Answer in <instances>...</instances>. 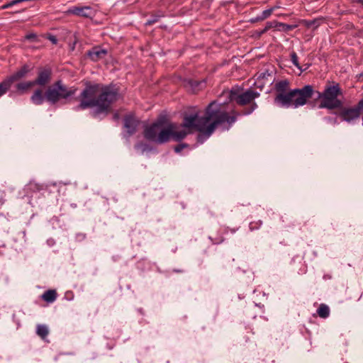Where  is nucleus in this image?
<instances>
[{"mask_svg":"<svg viewBox=\"0 0 363 363\" xmlns=\"http://www.w3.org/2000/svg\"><path fill=\"white\" fill-rule=\"evenodd\" d=\"M236 120L237 115L234 111L230 113L225 104L213 101L206 106L203 116L199 117V111L185 113L180 125L174 123L165 125L162 120H157L145 128L144 137L158 144L165 143L170 138L180 141L194 130L209 137L218 126L229 129Z\"/></svg>","mask_w":363,"mask_h":363,"instance_id":"obj_1","label":"nucleus"},{"mask_svg":"<svg viewBox=\"0 0 363 363\" xmlns=\"http://www.w3.org/2000/svg\"><path fill=\"white\" fill-rule=\"evenodd\" d=\"M276 96L274 103L281 107L298 108L304 106L313 94L320 99V108L333 110L342 106V102L338 99L342 95L340 84H328L323 91H315L311 85H306L301 89L289 90V82L286 79L277 82L274 85Z\"/></svg>","mask_w":363,"mask_h":363,"instance_id":"obj_2","label":"nucleus"},{"mask_svg":"<svg viewBox=\"0 0 363 363\" xmlns=\"http://www.w3.org/2000/svg\"><path fill=\"white\" fill-rule=\"evenodd\" d=\"M119 89L114 84H88L79 96V104L76 110L96 107L94 116L108 113L111 104L119 99Z\"/></svg>","mask_w":363,"mask_h":363,"instance_id":"obj_3","label":"nucleus"},{"mask_svg":"<svg viewBox=\"0 0 363 363\" xmlns=\"http://www.w3.org/2000/svg\"><path fill=\"white\" fill-rule=\"evenodd\" d=\"M259 96L258 92L251 89L243 92H240L238 89H232L230 91L229 99L231 101H235L240 106L250 104V107L244 112L245 114H250L257 108V105L253 101Z\"/></svg>","mask_w":363,"mask_h":363,"instance_id":"obj_4","label":"nucleus"},{"mask_svg":"<svg viewBox=\"0 0 363 363\" xmlns=\"http://www.w3.org/2000/svg\"><path fill=\"white\" fill-rule=\"evenodd\" d=\"M77 89L68 88L61 81L56 82L52 86H50L45 91L46 100L55 104L61 99H67L76 93Z\"/></svg>","mask_w":363,"mask_h":363,"instance_id":"obj_5","label":"nucleus"},{"mask_svg":"<svg viewBox=\"0 0 363 363\" xmlns=\"http://www.w3.org/2000/svg\"><path fill=\"white\" fill-rule=\"evenodd\" d=\"M30 71V69L29 66L27 65H24L23 67H21V69H19L10 77H7L4 81L0 82V97L5 94L9 91L13 83H14L15 82H18L26 77Z\"/></svg>","mask_w":363,"mask_h":363,"instance_id":"obj_6","label":"nucleus"},{"mask_svg":"<svg viewBox=\"0 0 363 363\" xmlns=\"http://www.w3.org/2000/svg\"><path fill=\"white\" fill-rule=\"evenodd\" d=\"M340 111L336 114L340 117L342 121L350 123L359 118V114L354 107H341Z\"/></svg>","mask_w":363,"mask_h":363,"instance_id":"obj_7","label":"nucleus"},{"mask_svg":"<svg viewBox=\"0 0 363 363\" xmlns=\"http://www.w3.org/2000/svg\"><path fill=\"white\" fill-rule=\"evenodd\" d=\"M65 13L84 18H91L93 13V9L89 6H73L69 8Z\"/></svg>","mask_w":363,"mask_h":363,"instance_id":"obj_8","label":"nucleus"},{"mask_svg":"<svg viewBox=\"0 0 363 363\" xmlns=\"http://www.w3.org/2000/svg\"><path fill=\"white\" fill-rule=\"evenodd\" d=\"M51 74L50 69H43L39 71L37 78L33 82L35 85L45 86L50 82Z\"/></svg>","mask_w":363,"mask_h":363,"instance_id":"obj_9","label":"nucleus"},{"mask_svg":"<svg viewBox=\"0 0 363 363\" xmlns=\"http://www.w3.org/2000/svg\"><path fill=\"white\" fill-rule=\"evenodd\" d=\"M108 54L106 49H103L101 47H94L89 50L86 55L94 62H97L100 60L104 59Z\"/></svg>","mask_w":363,"mask_h":363,"instance_id":"obj_10","label":"nucleus"},{"mask_svg":"<svg viewBox=\"0 0 363 363\" xmlns=\"http://www.w3.org/2000/svg\"><path fill=\"white\" fill-rule=\"evenodd\" d=\"M138 124L139 121L131 115L126 116L124 118V127L127 130L129 135L136 132Z\"/></svg>","mask_w":363,"mask_h":363,"instance_id":"obj_11","label":"nucleus"},{"mask_svg":"<svg viewBox=\"0 0 363 363\" xmlns=\"http://www.w3.org/2000/svg\"><path fill=\"white\" fill-rule=\"evenodd\" d=\"M57 296L56 290L49 289L41 295V298L45 302L50 303L54 302Z\"/></svg>","mask_w":363,"mask_h":363,"instance_id":"obj_12","label":"nucleus"},{"mask_svg":"<svg viewBox=\"0 0 363 363\" xmlns=\"http://www.w3.org/2000/svg\"><path fill=\"white\" fill-rule=\"evenodd\" d=\"M33 86H35V84L33 81L23 82L18 83L16 85V89L17 91L20 92L21 94H23Z\"/></svg>","mask_w":363,"mask_h":363,"instance_id":"obj_13","label":"nucleus"},{"mask_svg":"<svg viewBox=\"0 0 363 363\" xmlns=\"http://www.w3.org/2000/svg\"><path fill=\"white\" fill-rule=\"evenodd\" d=\"M32 102L36 105H40L44 101V96L43 91L41 89H37L34 91L33 94L30 97Z\"/></svg>","mask_w":363,"mask_h":363,"instance_id":"obj_14","label":"nucleus"},{"mask_svg":"<svg viewBox=\"0 0 363 363\" xmlns=\"http://www.w3.org/2000/svg\"><path fill=\"white\" fill-rule=\"evenodd\" d=\"M36 333L40 338H42L43 340H45V338L49 334V330L48 326L43 324L37 325Z\"/></svg>","mask_w":363,"mask_h":363,"instance_id":"obj_15","label":"nucleus"},{"mask_svg":"<svg viewBox=\"0 0 363 363\" xmlns=\"http://www.w3.org/2000/svg\"><path fill=\"white\" fill-rule=\"evenodd\" d=\"M317 314L320 318H327L330 315L329 307L325 303L320 304L318 308L317 309Z\"/></svg>","mask_w":363,"mask_h":363,"instance_id":"obj_16","label":"nucleus"},{"mask_svg":"<svg viewBox=\"0 0 363 363\" xmlns=\"http://www.w3.org/2000/svg\"><path fill=\"white\" fill-rule=\"evenodd\" d=\"M202 84L201 82L189 79L186 82V86L191 89L192 92H196L199 90V86Z\"/></svg>","mask_w":363,"mask_h":363,"instance_id":"obj_17","label":"nucleus"},{"mask_svg":"<svg viewBox=\"0 0 363 363\" xmlns=\"http://www.w3.org/2000/svg\"><path fill=\"white\" fill-rule=\"evenodd\" d=\"M262 225V222L260 220H259L257 221H252V222H250V223L249 225V228L251 231H253V230L259 229Z\"/></svg>","mask_w":363,"mask_h":363,"instance_id":"obj_18","label":"nucleus"},{"mask_svg":"<svg viewBox=\"0 0 363 363\" xmlns=\"http://www.w3.org/2000/svg\"><path fill=\"white\" fill-rule=\"evenodd\" d=\"M274 11H275V7H272L269 9L264 10L260 15L263 21L269 18L272 14Z\"/></svg>","mask_w":363,"mask_h":363,"instance_id":"obj_19","label":"nucleus"},{"mask_svg":"<svg viewBox=\"0 0 363 363\" xmlns=\"http://www.w3.org/2000/svg\"><path fill=\"white\" fill-rule=\"evenodd\" d=\"M162 16V15H157V16H153L152 18L147 21V22L145 23V26H151V25L155 23L156 22H157L159 21L160 18Z\"/></svg>","mask_w":363,"mask_h":363,"instance_id":"obj_20","label":"nucleus"},{"mask_svg":"<svg viewBox=\"0 0 363 363\" xmlns=\"http://www.w3.org/2000/svg\"><path fill=\"white\" fill-rule=\"evenodd\" d=\"M321 21H322L321 18H318V19H314V20H312V21H309L306 22V26L308 27H311V26H315V27H318L320 25Z\"/></svg>","mask_w":363,"mask_h":363,"instance_id":"obj_21","label":"nucleus"},{"mask_svg":"<svg viewBox=\"0 0 363 363\" xmlns=\"http://www.w3.org/2000/svg\"><path fill=\"white\" fill-rule=\"evenodd\" d=\"M291 62H293V64L298 68H300V66H299V63H298V56L296 55V52H292L291 54Z\"/></svg>","mask_w":363,"mask_h":363,"instance_id":"obj_22","label":"nucleus"},{"mask_svg":"<svg viewBox=\"0 0 363 363\" xmlns=\"http://www.w3.org/2000/svg\"><path fill=\"white\" fill-rule=\"evenodd\" d=\"M277 21H269L266 23L265 28H264V32H267L269 29L276 27Z\"/></svg>","mask_w":363,"mask_h":363,"instance_id":"obj_23","label":"nucleus"},{"mask_svg":"<svg viewBox=\"0 0 363 363\" xmlns=\"http://www.w3.org/2000/svg\"><path fill=\"white\" fill-rule=\"evenodd\" d=\"M354 108L358 111V113L360 116L361 113L363 112V98L357 103Z\"/></svg>","mask_w":363,"mask_h":363,"instance_id":"obj_24","label":"nucleus"},{"mask_svg":"<svg viewBox=\"0 0 363 363\" xmlns=\"http://www.w3.org/2000/svg\"><path fill=\"white\" fill-rule=\"evenodd\" d=\"M188 145L186 144H179L174 147V151L177 153L180 152L184 147H186Z\"/></svg>","mask_w":363,"mask_h":363,"instance_id":"obj_25","label":"nucleus"},{"mask_svg":"<svg viewBox=\"0 0 363 363\" xmlns=\"http://www.w3.org/2000/svg\"><path fill=\"white\" fill-rule=\"evenodd\" d=\"M37 35L35 33H29L25 36V39L28 40H35Z\"/></svg>","mask_w":363,"mask_h":363,"instance_id":"obj_26","label":"nucleus"},{"mask_svg":"<svg viewBox=\"0 0 363 363\" xmlns=\"http://www.w3.org/2000/svg\"><path fill=\"white\" fill-rule=\"evenodd\" d=\"M262 21H263V19L262 18L261 16L259 15V16H257L255 18H251L250 20V22L254 23H257V22Z\"/></svg>","mask_w":363,"mask_h":363,"instance_id":"obj_27","label":"nucleus"},{"mask_svg":"<svg viewBox=\"0 0 363 363\" xmlns=\"http://www.w3.org/2000/svg\"><path fill=\"white\" fill-rule=\"evenodd\" d=\"M212 240V242L213 244H220L224 241V238L223 237L216 238L215 240H213L211 238H210Z\"/></svg>","mask_w":363,"mask_h":363,"instance_id":"obj_28","label":"nucleus"},{"mask_svg":"<svg viewBox=\"0 0 363 363\" xmlns=\"http://www.w3.org/2000/svg\"><path fill=\"white\" fill-rule=\"evenodd\" d=\"M49 40H50L53 44H57V40L56 37H55V36H54V35H50V36L49 37Z\"/></svg>","mask_w":363,"mask_h":363,"instance_id":"obj_29","label":"nucleus"},{"mask_svg":"<svg viewBox=\"0 0 363 363\" xmlns=\"http://www.w3.org/2000/svg\"><path fill=\"white\" fill-rule=\"evenodd\" d=\"M352 2L358 3V4H362V6H363V0H352Z\"/></svg>","mask_w":363,"mask_h":363,"instance_id":"obj_30","label":"nucleus"},{"mask_svg":"<svg viewBox=\"0 0 363 363\" xmlns=\"http://www.w3.org/2000/svg\"><path fill=\"white\" fill-rule=\"evenodd\" d=\"M113 347H114V345H111V346H108V349L111 350V349H113Z\"/></svg>","mask_w":363,"mask_h":363,"instance_id":"obj_31","label":"nucleus"},{"mask_svg":"<svg viewBox=\"0 0 363 363\" xmlns=\"http://www.w3.org/2000/svg\"><path fill=\"white\" fill-rule=\"evenodd\" d=\"M265 33V32H264V29H263L262 30H261L260 34H263V33Z\"/></svg>","mask_w":363,"mask_h":363,"instance_id":"obj_32","label":"nucleus"},{"mask_svg":"<svg viewBox=\"0 0 363 363\" xmlns=\"http://www.w3.org/2000/svg\"><path fill=\"white\" fill-rule=\"evenodd\" d=\"M274 7H275V10H276L277 9H279V6H275Z\"/></svg>","mask_w":363,"mask_h":363,"instance_id":"obj_33","label":"nucleus"},{"mask_svg":"<svg viewBox=\"0 0 363 363\" xmlns=\"http://www.w3.org/2000/svg\"><path fill=\"white\" fill-rule=\"evenodd\" d=\"M248 340H249V338H248V337H247V338L245 339V342H247Z\"/></svg>","mask_w":363,"mask_h":363,"instance_id":"obj_34","label":"nucleus"},{"mask_svg":"<svg viewBox=\"0 0 363 363\" xmlns=\"http://www.w3.org/2000/svg\"><path fill=\"white\" fill-rule=\"evenodd\" d=\"M266 74L267 73H263V77H264Z\"/></svg>","mask_w":363,"mask_h":363,"instance_id":"obj_35","label":"nucleus"},{"mask_svg":"<svg viewBox=\"0 0 363 363\" xmlns=\"http://www.w3.org/2000/svg\"><path fill=\"white\" fill-rule=\"evenodd\" d=\"M303 273H306V269H305L303 270Z\"/></svg>","mask_w":363,"mask_h":363,"instance_id":"obj_36","label":"nucleus"},{"mask_svg":"<svg viewBox=\"0 0 363 363\" xmlns=\"http://www.w3.org/2000/svg\"><path fill=\"white\" fill-rule=\"evenodd\" d=\"M362 125H363V118H362Z\"/></svg>","mask_w":363,"mask_h":363,"instance_id":"obj_37","label":"nucleus"}]
</instances>
